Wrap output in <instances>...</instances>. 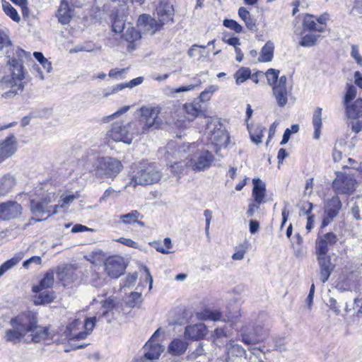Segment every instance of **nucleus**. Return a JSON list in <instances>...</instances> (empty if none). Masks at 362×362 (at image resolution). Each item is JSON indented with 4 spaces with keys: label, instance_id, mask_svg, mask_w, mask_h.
<instances>
[{
    "label": "nucleus",
    "instance_id": "nucleus-37",
    "mask_svg": "<svg viewBox=\"0 0 362 362\" xmlns=\"http://www.w3.org/2000/svg\"><path fill=\"white\" fill-rule=\"evenodd\" d=\"M304 30L309 31L322 32V25L317 24L316 18L312 15H306L303 19Z\"/></svg>",
    "mask_w": 362,
    "mask_h": 362
},
{
    "label": "nucleus",
    "instance_id": "nucleus-54",
    "mask_svg": "<svg viewBox=\"0 0 362 362\" xmlns=\"http://www.w3.org/2000/svg\"><path fill=\"white\" fill-rule=\"evenodd\" d=\"M124 88H125V86L124 83L117 84L104 89L103 92V97L107 98L110 95L118 93L119 90H122Z\"/></svg>",
    "mask_w": 362,
    "mask_h": 362
},
{
    "label": "nucleus",
    "instance_id": "nucleus-59",
    "mask_svg": "<svg viewBox=\"0 0 362 362\" xmlns=\"http://www.w3.org/2000/svg\"><path fill=\"white\" fill-rule=\"evenodd\" d=\"M252 326V325H248L243 327L241 329L242 339H254L255 338L253 330L248 329L245 330L248 327Z\"/></svg>",
    "mask_w": 362,
    "mask_h": 362
},
{
    "label": "nucleus",
    "instance_id": "nucleus-58",
    "mask_svg": "<svg viewBox=\"0 0 362 362\" xmlns=\"http://www.w3.org/2000/svg\"><path fill=\"white\" fill-rule=\"evenodd\" d=\"M119 192L120 191H116L113 188L109 187L105 191L103 196L100 198V202L106 201L109 198H115L118 196Z\"/></svg>",
    "mask_w": 362,
    "mask_h": 362
},
{
    "label": "nucleus",
    "instance_id": "nucleus-8",
    "mask_svg": "<svg viewBox=\"0 0 362 362\" xmlns=\"http://www.w3.org/2000/svg\"><path fill=\"white\" fill-rule=\"evenodd\" d=\"M168 159L187 160L189 156H192V152L197 148L196 143H176L175 141L169 142L167 147Z\"/></svg>",
    "mask_w": 362,
    "mask_h": 362
},
{
    "label": "nucleus",
    "instance_id": "nucleus-42",
    "mask_svg": "<svg viewBox=\"0 0 362 362\" xmlns=\"http://www.w3.org/2000/svg\"><path fill=\"white\" fill-rule=\"evenodd\" d=\"M54 299L53 295L48 291H40L39 295L35 298V304H44L51 303Z\"/></svg>",
    "mask_w": 362,
    "mask_h": 362
},
{
    "label": "nucleus",
    "instance_id": "nucleus-14",
    "mask_svg": "<svg viewBox=\"0 0 362 362\" xmlns=\"http://www.w3.org/2000/svg\"><path fill=\"white\" fill-rule=\"evenodd\" d=\"M54 195H51V193H47L40 200H30V210L33 214H47V216L55 214L57 213V209L59 205H55L54 209L52 211L51 207L48 206V204L52 202V198Z\"/></svg>",
    "mask_w": 362,
    "mask_h": 362
},
{
    "label": "nucleus",
    "instance_id": "nucleus-31",
    "mask_svg": "<svg viewBox=\"0 0 362 362\" xmlns=\"http://www.w3.org/2000/svg\"><path fill=\"white\" fill-rule=\"evenodd\" d=\"M274 45L268 41L262 48L258 61L261 62H271L274 57Z\"/></svg>",
    "mask_w": 362,
    "mask_h": 362
},
{
    "label": "nucleus",
    "instance_id": "nucleus-18",
    "mask_svg": "<svg viewBox=\"0 0 362 362\" xmlns=\"http://www.w3.org/2000/svg\"><path fill=\"white\" fill-rule=\"evenodd\" d=\"M17 151V140L13 134L0 141V164L11 157Z\"/></svg>",
    "mask_w": 362,
    "mask_h": 362
},
{
    "label": "nucleus",
    "instance_id": "nucleus-24",
    "mask_svg": "<svg viewBox=\"0 0 362 362\" xmlns=\"http://www.w3.org/2000/svg\"><path fill=\"white\" fill-rule=\"evenodd\" d=\"M16 177L11 173H6L0 177V197L6 195L14 187Z\"/></svg>",
    "mask_w": 362,
    "mask_h": 362
},
{
    "label": "nucleus",
    "instance_id": "nucleus-3",
    "mask_svg": "<svg viewBox=\"0 0 362 362\" xmlns=\"http://www.w3.org/2000/svg\"><path fill=\"white\" fill-rule=\"evenodd\" d=\"M139 119L129 122L133 138L158 129L163 122L159 117L160 109L158 107L142 106L139 109Z\"/></svg>",
    "mask_w": 362,
    "mask_h": 362
},
{
    "label": "nucleus",
    "instance_id": "nucleus-7",
    "mask_svg": "<svg viewBox=\"0 0 362 362\" xmlns=\"http://www.w3.org/2000/svg\"><path fill=\"white\" fill-rule=\"evenodd\" d=\"M95 317L88 318L84 322L78 319L71 322L65 330L69 339H83L87 337L95 327Z\"/></svg>",
    "mask_w": 362,
    "mask_h": 362
},
{
    "label": "nucleus",
    "instance_id": "nucleus-20",
    "mask_svg": "<svg viewBox=\"0 0 362 362\" xmlns=\"http://www.w3.org/2000/svg\"><path fill=\"white\" fill-rule=\"evenodd\" d=\"M159 22L165 25L173 22L174 9L169 0H160L156 8Z\"/></svg>",
    "mask_w": 362,
    "mask_h": 362
},
{
    "label": "nucleus",
    "instance_id": "nucleus-38",
    "mask_svg": "<svg viewBox=\"0 0 362 362\" xmlns=\"http://www.w3.org/2000/svg\"><path fill=\"white\" fill-rule=\"evenodd\" d=\"M23 258V254H16L11 259L6 261L0 266V276H2L6 271L16 265Z\"/></svg>",
    "mask_w": 362,
    "mask_h": 362
},
{
    "label": "nucleus",
    "instance_id": "nucleus-62",
    "mask_svg": "<svg viewBox=\"0 0 362 362\" xmlns=\"http://www.w3.org/2000/svg\"><path fill=\"white\" fill-rule=\"evenodd\" d=\"M117 241L132 248H139L138 243L130 238H119Z\"/></svg>",
    "mask_w": 362,
    "mask_h": 362
},
{
    "label": "nucleus",
    "instance_id": "nucleus-29",
    "mask_svg": "<svg viewBox=\"0 0 362 362\" xmlns=\"http://www.w3.org/2000/svg\"><path fill=\"white\" fill-rule=\"evenodd\" d=\"M342 206L341 202L337 196L333 197L327 202L325 214L330 215V217H336Z\"/></svg>",
    "mask_w": 362,
    "mask_h": 362
},
{
    "label": "nucleus",
    "instance_id": "nucleus-15",
    "mask_svg": "<svg viewBox=\"0 0 362 362\" xmlns=\"http://www.w3.org/2000/svg\"><path fill=\"white\" fill-rule=\"evenodd\" d=\"M287 77L282 76L279 82L272 87L273 95L275 98L278 106L283 107L288 102L289 90L286 87Z\"/></svg>",
    "mask_w": 362,
    "mask_h": 362
},
{
    "label": "nucleus",
    "instance_id": "nucleus-28",
    "mask_svg": "<svg viewBox=\"0 0 362 362\" xmlns=\"http://www.w3.org/2000/svg\"><path fill=\"white\" fill-rule=\"evenodd\" d=\"M173 329L175 331L176 329H178V331H181V326L180 325L177 324L176 322L169 323L168 326L166 327V329L163 328H158L153 334L149 338V339H156L158 337L162 338H168L170 337V332Z\"/></svg>",
    "mask_w": 362,
    "mask_h": 362
},
{
    "label": "nucleus",
    "instance_id": "nucleus-19",
    "mask_svg": "<svg viewBox=\"0 0 362 362\" xmlns=\"http://www.w3.org/2000/svg\"><path fill=\"white\" fill-rule=\"evenodd\" d=\"M183 110L189 119H194L199 117L206 118V106L205 104H201L200 100L196 99L190 103H187L183 105Z\"/></svg>",
    "mask_w": 362,
    "mask_h": 362
},
{
    "label": "nucleus",
    "instance_id": "nucleus-64",
    "mask_svg": "<svg viewBox=\"0 0 362 362\" xmlns=\"http://www.w3.org/2000/svg\"><path fill=\"white\" fill-rule=\"evenodd\" d=\"M138 275L136 272H134L129 274L126 277V281L124 284V286H132L134 284L136 280L137 279Z\"/></svg>",
    "mask_w": 362,
    "mask_h": 362
},
{
    "label": "nucleus",
    "instance_id": "nucleus-61",
    "mask_svg": "<svg viewBox=\"0 0 362 362\" xmlns=\"http://www.w3.org/2000/svg\"><path fill=\"white\" fill-rule=\"evenodd\" d=\"M313 204L310 202H304L302 204V205L300 206V211L299 215L300 216H304V215H308L312 209H313Z\"/></svg>",
    "mask_w": 362,
    "mask_h": 362
},
{
    "label": "nucleus",
    "instance_id": "nucleus-13",
    "mask_svg": "<svg viewBox=\"0 0 362 362\" xmlns=\"http://www.w3.org/2000/svg\"><path fill=\"white\" fill-rule=\"evenodd\" d=\"M125 269L124 260L121 256L115 255L110 257L105 262V271L111 278H119L124 274Z\"/></svg>",
    "mask_w": 362,
    "mask_h": 362
},
{
    "label": "nucleus",
    "instance_id": "nucleus-9",
    "mask_svg": "<svg viewBox=\"0 0 362 362\" xmlns=\"http://www.w3.org/2000/svg\"><path fill=\"white\" fill-rule=\"evenodd\" d=\"M344 105L347 117L353 119L351 129L357 134L362 130V99L358 98L353 103Z\"/></svg>",
    "mask_w": 362,
    "mask_h": 362
},
{
    "label": "nucleus",
    "instance_id": "nucleus-50",
    "mask_svg": "<svg viewBox=\"0 0 362 362\" xmlns=\"http://www.w3.org/2000/svg\"><path fill=\"white\" fill-rule=\"evenodd\" d=\"M265 129L262 126H257L253 132H250V139L252 142L256 144L262 143V138L263 137V131Z\"/></svg>",
    "mask_w": 362,
    "mask_h": 362
},
{
    "label": "nucleus",
    "instance_id": "nucleus-16",
    "mask_svg": "<svg viewBox=\"0 0 362 362\" xmlns=\"http://www.w3.org/2000/svg\"><path fill=\"white\" fill-rule=\"evenodd\" d=\"M22 213L20 204L13 201H8L0 204V220L6 221L16 218Z\"/></svg>",
    "mask_w": 362,
    "mask_h": 362
},
{
    "label": "nucleus",
    "instance_id": "nucleus-46",
    "mask_svg": "<svg viewBox=\"0 0 362 362\" xmlns=\"http://www.w3.org/2000/svg\"><path fill=\"white\" fill-rule=\"evenodd\" d=\"M329 245L320 238H317L315 241V255H328Z\"/></svg>",
    "mask_w": 362,
    "mask_h": 362
},
{
    "label": "nucleus",
    "instance_id": "nucleus-12",
    "mask_svg": "<svg viewBox=\"0 0 362 362\" xmlns=\"http://www.w3.org/2000/svg\"><path fill=\"white\" fill-rule=\"evenodd\" d=\"M107 136L115 141H122L128 144H131L134 139L129 123L123 124L119 122H115L112 125L111 129L107 132Z\"/></svg>",
    "mask_w": 362,
    "mask_h": 362
},
{
    "label": "nucleus",
    "instance_id": "nucleus-60",
    "mask_svg": "<svg viewBox=\"0 0 362 362\" xmlns=\"http://www.w3.org/2000/svg\"><path fill=\"white\" fill-rule=\"evenodd\" d=\"M202 81L198 79L195 84H190L188 86H180L178 88L175 89L174 93H178L184 91H189L193 90L194 88L198 87L201 85Z\"/></svg>",
    "mask_w": 362,
    "mask_h": 362
},
{
    "label": "nucleus",
    "instance_id": "nucleus-5",
    "mask_svg": "<svg viewBox=\"0 0 362 362\" xmlns=\"http://www.w3.org/2000/svg\"><path fill=\"white\" fill-rule=\"evenodd\" d=\"M122 162L112 157H99L93 165V176L99 180H114L122 170Z\"/></svg>",
    "mask_w": 362,
    "mask_h": 362
},
{
    "label": "nucleus",
    "instance_id": "nucleus-40",
    "mask_svg": "<svg viewBox=\"0 0 362 362\" xmlns=\"http://www.w3.org/2000/svg\"><path fill=\"white\" fill-rule=\"evenodd\" d=\"M1 4L4 13L8 16H9L13 21L16 22L20 21L21 18L17 11L12 6V5L9 2L3 0Z\"/></svg>",
    "mask_w": 362,
    "mask_h": 362
},
{
    "label": "nucleus",
    "instance_id": "nucleus-21",
    "mask_svg": "<svg viewBox=\"0 0 362 362\" xmlns=\"http://www.w3.org/2000/svg\"><path fill=\"white\" fill-rule=\"evenodd\" d=\"M316 257L320 267V279L322 283H325L334 270V265L331 262V257L328 255H316Z\"/></svg>",
    "mask_w": 362,
    "mask_h": 362
},
{
    "label": "nucleus",
    "instance_id": "nucleus-35",
    "mask_svg": "<svg viewBox=\"0 0 362 362\" xmlns=\"http://www.w3.org/2000/svg\"><path fill=\"white\" fill-rule=\"evenodd\" d=\"M169 162L170 163V168H171L172 173H173L175 175H177L178 177H180V175L186 173L188 165L189 166V160H169Z\"/></svg>",
    "mask_w": 362,
    "mask_h": 362
},
{
    "label": "nucleus",
    "instance_id": "nucleus-43",
    "mask_svg": "<svg viewBox=\"0 0 362 362\" xmlns=\"http://www.w3.org/2000/svg\"><path fill=\"white\" fill-rule=\"evenodd\" d=\"M251 76V71L249 68L242 67L235 74V78L237 84L245 82Z\"/></svg>",
    "mask_w": 362,
    "mask_h": 362
},
{
    "label": "nucleus",
    "instance_id": "nucleus-56",
    "mask_svg": "<svg viewBox=\"0 0 362 362\" xmlns=\"http://www.w3.org/2000/svg\"><path fill=\"white\" fill-rule=\"evenodd\" d=\"M124 26V21L122 18L116 16L112 21V30L116 33H119L123 32Z\"/></svg>",
    "mask_w": 362,
    "mask_h": 362
},
{
    "label": "nucleus",
    "instance_id": "nucleus-22",
    "mask_svg": "<svg viewBox=\"0 0 362 362\" xmlns=\"http://www.w3.org/2000/svg\"><path fill=\"white\" fill-rule=\"evenodd\" d=\"M208 329L204 323L188 325L185 328V339H204Z\"/></svg>",
    "mask_w": 362,
    "mask_h": 362
},
{
    "label": "nucleus",
    "instance_id": "nucleus-41",
    "mask_svg": "<svg viewBox=\"0 0 362 362\" xmlns=\"http://www.w3.org/2000/svg\"><path fill=\"white\" fill-rule=\"evenodd\" d=\"M140 30H136L133 27H128L122 35V37L127 42L132 43L141 38Z\"/></svg>",
    "mask_w": 362,
    "mask_h": 362
},
{
    "label": "nucleus",
    "instance_id": "nucleus-53",
    "mask_svg": "<svg viewBox=\"0 0 362 362\" xmlns=\"http://www.w3.org/2000/svg\"><path fill=\"white\" fill-rule=\"evenodd\" d=\"M223 24L225 27L234 30L237 33H240L243 31V27L234 20L226 19L223 21Z\"/></svg>",
    "mask_w": 362,
    "mask_h": 362
},
{
    "label": "nucleus",
    "instance_id": "nucleus-32",
    "mask_svg": "<svg viewBox=\"0 0 362 362\" xmlns=\"http://www.w3.org/2000/svg\"><path fill=\"white\" fill-rule=\"evenodd\" d=\"M149 245L162 254L171 253L170 249L173 247V244L170 238H164L163 242L160 240L151 242Z\"/></svg>",
    "mask_w": 362,
    "mask_h": 362
},
{
    "label": "nucleus",
    "instance_id": "nucleus-51",
    "mask_svg": "<svg viewBox=\"0 0 362 362\" xmlns=\"http://www.w3.org/2000/svg\"><path fill=\"white\" fill-rule=\"evenodd\" d=\"M226 346L228 354L236 356L245 355V349L238 344L230 343V344H227Z\"/></svg>",
    "mask_w": 362,
    "mask_h": 362
},
{
    "label": "nucleus",
    "instance_id": "nucleus-26",
    "mask_svg": "<svg viewBox=\"0 0 362 362\" xmlns=\"http://www.w3.org/2000/svg\"><path fill=\"white\" fill-rule=\"evenodd\" d=\"M57 17L60 23L68 24L72 18V11L66 0H62L57 12Z\"/></svg>",
    "mask_w": 362,
    "mask_h": 362
},
{
    "label": "nucleus",
    "instance_id": "nucleus-30",
    "mask_svg": "<svg viewBox=\"0 0 362 362\" xmlns=\"http://www.w3.org/2000/svg\"><path fill=\"white\" fill-rule=\"evenodd\" d=\"M238 16L244 21L248 30L251 31L257 30L256 20L250 15L246 8L240 7L238 9Z\"/></svg>",
    "mask_w": 362,
    "mask_h": 362
},
{
    "label": "nucleus",
    "instance_id": "nucleus-63",
    "mask_svg": "<svg viewBox=\"0 0 362 362\" xmlns=\"http://www.w3.org/2000/svg\"><path fill=\"white\" fill-rule=\"evenodd\" d=\"M42 262V259L39 256H33L30 259L25 260L23 266L24 268L28 269L29 267V265L32 263L36 264H40Z\"/></svg>",
    "mask_w": 362,
    "mask_h": 362
},
{
    "label": "nucleus",
    "instance_id": "nucleus-52",
    "mask_svg": "<svg viewBox=\"0 0 362 362\" xmlns=\"http://www.w3.org/2000/svg\"><path fill=\"white\" fill-rule=\"evenodd\" d=\"M141 293L138 292H132L129 296L127 305L131 308L139 306L141 303Z\"/></svg>",
    "mask_w": 362,
    "mask_h": 362
},
{
    "label": "nucleus",
    "instance_id": "nucleus-1",
    "mask_svg": "<svg viewBox=\"0 0 362 362\" xmlns=\"http://www.w3.org/2000/svg\"><path fill=\"white\" fill-rule=\"evenodd\" d=\"M0 52L5 53L4 62L11 73L0 80V93L6 99L21 95L26 84L28 72L23 64L30 59V53L11 45L8 36L0 29Z\"/></svg>",
    "mask_w": 362,
    "mask_h": 362
},
{
    "label": "nucleus",
    "instance_id": "nucleus-33",
    "mask_svg": "<svg viewBox=\"0 0 362 362\" xmlns=\"http://www.w3.org/2000/svg\"><path fill=\"white\" fill-rule=\"evenodd\" d=\"M197 319L200 320L218 321L221 319V313L218 310L206 309L197 313Z\"/></svg>",
    "mask_w": 362,
    "mask_h": 362
},
{
    "label": "nucleus",
    "instance_id": "nucleus-47",
    "mask_svg": "<svg viewBox=\"0 0 362 362\" xmlns=\"http://www.w3.org/2000/svg\"><path fill=\"white\" fill-rule=\"evenodd\" d=\"M357 95V88L353 84H346V92L344 95V104H349Z\"/></svg>",
    "mask_w": 362,
    "mask_h": 362
},
{
    "label": "nucleus",
    "instance_id": "nucleus-4",
    "mask_svg": "<svg viewBox=\"0 0 362 362\" xmlns=\"http://www.w3.org/2000/svg\"><path fill=\"white\" fill-rule=\"evenodd\" d=\"M130 185L146 186L158 182L163 174L154 163L141 162L132 168Z\"/></svg>",
    "mask_w": 362,
    "mask_h": 362
},
{
    "label": "nucleus",
    "instance_id": "nucleus-10",
    "mask_svg": "<svg viewBox=\"0 0 362 362\" xmlns=\"http://www.w3.org/2000/svg\"><path fill=\"white\" fill-rule=\"evenodd\" d=\"M356 186V181L353 176L337 173L334 180L332 187L337 194H349L354 192Z\"/></svg>",
    "mask_w": 362,
    "mask_h": 362
},
{
    "label": "nucleus",
    "instance_id": "nucleus-25",
    "mask_svg": "<svg viewBox=\"0 0 362 362\" xmlns=\"http://www.w3.org/2000/svg\"><path fill=\"white\" fill-rule=\"evenodd\" d=\"M253 189L252 196L255 202L257 204H262L264 202V198L266 196V186L264 182L259 178H255L252 180Z\"/></svg>",
    "mask_w": 362,
    "mask_h": 362
},
{
    "label": "nucleus",
    "instance_id": "nucleus-27",
    "mask_svg": "<svg viewBox=\"0 0 362 362\" xmlns=\"http://www.w3.org/2000/svg\"><path fill=\"white\" fill-rule=\"evenodd\" d=\"M143 217V215H141L137 210H132L129 213L120 215L119 218V221L125 225L137 223L141 226H144V223L141 221Z\"/></svg>",
    "mask_w": 362,
    "mask_h": 362
},
{
    "label": "nucleus",
    "instance_id": "nucleus-48",
    "mask_svg": "<svg viewBox=\"0 0 362 362\" xmlns=\"http://www.w3.org/2000/svg\"><path fill=\"white\" fill-rule=\"evenodd\" d=\"M248 350L255 356L259 357L264 352L260 346L258 345L259 341H243Z\"/></svg>",
    "mask_w": 362,
    "mask_h": 362
},
{
    "label": "nucleus",
    "instance_id": "nucleus-36",
    "mask_svg": "<svg viewBox=\"0 0 362 362\" xmlns=\"http://www.w3.org/2000/svg\"><path fill=\"white\" fill-rule=\"evenodd\" d=\"M322 111L321 107H317L313 116V125L314 127V139H318L320 136V129L322 127Z\"/></svg>",
    "mask_w": 362,
    "mask_h": 362
},
{
    "label": "nucleus",
    "instance_id": "nucleus-55",
    "mask_svg": "<svg viewBox=\"0 0 362 362\" xmlns=\"http://www.w3.org/2000/svg\"><path fill=\"white\" fill-rule=\"evenodd\" d=\"M317 237L323 240L329 246L334 245L338 240L337 235L332 232L327 233L322 235H319Z\"/></svg>",
    "mask_w": 362,
    "mask_h": 362
},
{
    "label": "nucleus",
    "instance_id": "nucleus-6",
    "mask_svg": "<svg viewBox=\"0 0 362 362\" xmlns=\"http://www.w3.org/2000/svg\"><path fill=\"white\" fill-rule=\"evenodd\" d=\"M206 134L209 136L211 144L216 146H226L229 142L228 132L222 128V124L218 118L207 117L206 128Z\"/></svg>",
    "mask_w": 362,
    "mask_h": 362
},
{
    "label": "nucleus",
    "instance_id": "nucleus-44",
    "mask_svg": "<svg viewBox=\"0 0 362 362\" xmlns=\"http://www.w3.org/2000/svg\"><path fill=\"white\" fill-rule=\"evenodd\" d=\"M251 329L253 330L255 338H267L269 334V329L264 328L260 325H255L248 327L245 330Z\"/></svg>",
    "mask_w": 362,
    "mask_h": 362
},
{
    "label": "nucleus",
    "instance_id": "nucleus-23",
    "mask_svg": "<svg viewBox=\"0 0 362 362\" xmlns=\"http://www.w3.org/2000/svg\"><path fill=\"white\" fill-rule=\"evenodd\" d=\"M144 356L149 360L158 359L164 351V346L158 341H147L143 346Z\"/></svg>",
    "mask_w": 362,
    "mask_h": 362
},
{
    "label": "nucleus",
    "instance_id": "nucleus-11",
    "mask_svg": "<svg viewBox=\"0 0 362 362\" xmlns=\"http://www.w3.org/2000/svg\"><path fill=\"white\" fill-rule=\"evenodd\" d=\"M191 156L189 160V166L197 171L209 168L214 160L213 155L208 150L199 151L197 148L194 149Z\"/></svg>",
    "mask_w": 362,
    "mask_h": 362
},
{
    "label": "nucleus",
    "instance_id": "nucleus-17",
    "mask_svg": "<svg viewBox=\"0 0 362 362\" xmlns=\"http://www.w3.org/2000/svg\"><path fill=\"white\" fill-rule=\"evenodd\" d=\"M163 24L158 23L154 18L148 14H143L138 19V27L140 32L144 34L153 35L156 31L160 30Z\"/></svg>",
    "mask_w": 362,
    "mask_h": 362
},
{
    "label": "nucleus",
    "instance_id": "nucleus-49",
    "mask_svg": "<svg viewBox=\"0 0 362 362\" xmlns=\"http://www.w3.org/2000/svg\"><path fill=\"white\" fill-rule=\"evenodd\" d=\"M279 71L274 69H269L265 73L268 84L274 86L279 82Z\"/></svg>",
    "mask_w": 362,
    "mask_h": 362
},
{
    "label": "nucleus",
    "instance_id": "nucleus-45",
    "mask_svg": "<svg viewBox=\"0 0 362 362\" xmlns=\"http://www.w3.org/2000/svg\"><path fill=\"white\" fill-rule=\"evenodd\" d=\"M320 37L319 35H313V34H308L303 36L300 41L299 42V45L302 47H313L316 44V42Z\"/></svg>",
    "mask_w": 362,
    "mask_h": 362
},
{
    "label": "nucleus",
    "instance_id": "nucleus-39",
    "mask_svg": "<svg viewBox=\"0 0 362 362\" xmlns=\"http://www.w3.org/2000/svg\"><path fill=\"white\" fill-rule=\"evenodd\" d=\"M186 341H171L169 345V351L174 355H180L187 349Z\"/></svg>",
    "mask_w": 362,
    "mask_h": 362
},
{
    "label": "nucleus",
    "instance_id": "nucleus-34",
    "mask_svg": "<svg viewBox=\"0 0 362 362\" xmlns=\"http://www.w3.org/2000/svg\"><path fill=\"white\" fill-rule=\"evenodd\" d=\"M54 272L52 271L47 272L40 281V284L33 286V291L37 293L43 289L51 288L54 284Z\"/></svg>",
    "mask_w": 362,
    "mask_h": 362
},
{
    "label": "nucleus",
    "instance_id": "nucleus-2",
    "mask_svg": "<svg viewBox=\"0 0 362 362\" xmlns=\"http://www.w3.org/2000/svg\"><path fill=\"white\" fill-rule=\"evenodd\" d=\"M37 317L35 313L28 311L22 313L10 321L12 329L6 332V339H21L31 332L33 339L39 338L45 339L49 337L48 327L37 326Z\"/></svg>",
    "mask_w": 362,
    "mask_h": 362
},
{
    "label": "nucleus",
    "instance_id": "nucleus-57",
    "mask_svg": "<svg viewBox=\"0 0 362 362\" xmlns=\"http://www.w3.org/2000/svg\"><path fill=\"white\" fill-rule=\"evenodd\" d=\"M102 306L105 309V310L103 313V317L107 315L109 312L114 308V307L115 306V300L112 298H108L103 302Z\"/></svg>",
    "mask_w": 362,
    "mask_h": 362
}]
</instances>
